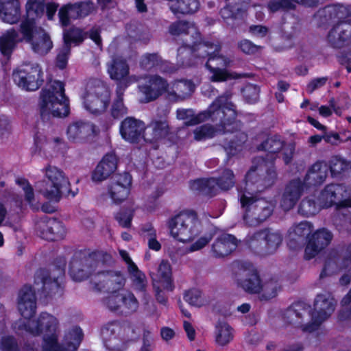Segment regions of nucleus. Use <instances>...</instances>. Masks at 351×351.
<instances>
[{
  "mask_svg": "<svg viewBox=\"0 0 351 351\" xmlns=\"http://www.w3.org/2000/svg\"><path fill=\"white\" fill-rule=\"evenodd\" d=\"M17 308L21 318L16 321L12 328L21 335L43 336L42 351H76L83 339L80 328L75 326L64 335L62 346L58 343L59 323L56 317L41 313L34 317L36 312L35 289L30 285H25L19 292Z\"/></svg>",
  "mask_w": 351,
  "mask_h": 351,
  "instance_id": "obj_1",
  "label": "nucleus"
},
{
  "mask_svg": "<svg viewBox=\"0 0 351 351\" xmlns=\"http://www.w3.org/2000/svg\"><path fill=\"white\" fill-rule=\"evenodd\" d=\"M169 32L175 36L184 33L186 41H188L187 37H190L192 40L193 45L191 46L190 44H187L186 46L180 47L178 51V56L180 60L190 56L189 60L182 62L183 64L190 66L197 64L198 62L202 63L203 62L202 58L208 57L206 67L212 73L210 77L212 81L222 82L239 77L220 68L228 65L230 61L226 58L218 55L219 51L218 45L210 43H197V40L200 36L193 24L183 21L175 23L171 25Z\"/></svg>",
  "mask_w": 351,
  "mask_h": 351,
  "instance_id": "obj_2",
  "label": "nucleus"
},
{
  "mask_svg": "<svg viewBox=\"0 0 351 351\" xmlns=\"http://www.w3.org/2000/svg\"><path fill=\"white\" fill-rule=\"evenodd\" d=\"M23 40L28 43L34 52L39 55H45L53 48V42L47 32L36 24L22 21L19 32L10 29L0 37L1 53L10 56L17 43Z\"/></svg>",
  "mask_w": 351,
  "mask_h": 351,
  "instance_id": "obj_3",
  "label": "nucleus"
},
{
  "mask_svg": "<svg viewBox=\"0 0 351 351\" xmlns=\"http://www.w3.org/2000/svg\"><path fill=\"white\" fill-rule=\"evenodd\" d=\"M171 235L182 243L192 242L187 248L188 252L198 251L204 247L213 239L210 232H202V226L196 214L191 210H184L169 221Z\"/></svg>",
  "mask_w": 351,
  "mask_h": 351,
  "instance_id": "obj_4",
  "label": "nucleus"
},
{
  "mask_svg": "<svg viewBox=\"0 0 351 351\" xmlns=\"http://www.w3.org/2000/svg\"><path fill=\"white\" fill-rule=\"evenodd\" d=\"M257 168L250 169L246 175V188L239 191L240 201L247 213L244 216L245 221L250 226L265 220L268 218L274 208V204L264 199H256L253 193L263 189V181L258 178Z\"/></svg>",
  "mask_w": 351,
  "mask_h": 351,
  "instance_id": "obj_5",
  "label": "nucleus"
},
{
  "mask_svg": "<svg viewBox=\"0 0 351 351\" xmlns=\"http://www.w3.org/2000/svg\"><path fill=\"white\" fill-rule=\"evenodd\" d=\"M336 206L339 212L351 208V186L342 184L328 185L321 193L317 202L306 198L300 205L299 212L305 216L315 215L321 208Z\"/></svg>",
  "mask_w": 351,
  "mask_h": 351,
  "instance_id": "obj_6",
  "label": "nucleus"
},
{
  "mask_svg": "<svg viewBox=\"0 0 351 351\" xmlns=\"http://www.w3.org/2000/svg\"><path fill=\"white\" fill-rule=\"evenodd\" d=\"M328 165L324 162H317L309 169L302 184L300 180H292L285 188L280 205L288 210L292 208L299 199L304 187L323 183L327 176Z\"/></svg>",
  "mask_w": 351,
  "mask_h": 351,
  "instance_id": "obj_7",
  "label": "nucleus"
},
{
  "mask_svg": "<svg viewBox=\"0 0 351 351\" xmlns=\"http://www.w3.org/2000/svg\"><path fill=\"white\" fill-rule=\"evenodd\" d=\"M40 115L64 117L69 114L68 99L64 94V86L57 80L50 81L41 91L39 101Z\"/></svg>",
  "mask_w": 351,
  "mask_h": 351,
  "instance_id": "obj_8",
  "label": "nucleus"
},
{
  "mask_svg": "<svg viewBox=\"0 0 351 351\" xmlns=\"http://www.w3.org/2000/svg\"><path fill=\"white\" fill-rule=\"evenodd\" d=\"M217 115L223 114L228 115L229 118H234L235 109L233 104L229 101L228 96H221L217 98L205 112L197 115L191 109H178L177 110V118L183 120L186 125H193L208 119H215V113Z\"/></svg>",
  "mask_w": 351,
  "mask_h": 351,
  "instance_id": "obj_9",
  "label": "nucleus"
},
{
  "mask_svg": "<svg viewBox=\"0 0 351 351\" xmlns=\"http://www.w3.org/2000/svg\"><path fill=\"white\" fill-rule=\"evenodd\" d=\"M44 173V180L38 184L37 189L46 198L57 202L61 197L62 189L70 184L69 179L60 169L54 166H47Z\"/></svg>",
  "mask_w": 351,
  "mask_h": 351,
  "instance_id": "obj_10",
  "label": "nucleus"
},
{
  "mask_svg": "<svg viewBox=\"0 0 351 351\" xmlns=\"http://www.w3.org/2000/svg\"><path fill=\"white\" fill-rule=\"evenodd\" d=\"M93 265H82L80 261H73L70 265V274L72 278L75 281H81L89 276H91V283L93 288L96 291H101L105 288L103 285L104 282L108 284L114 281H117L118 284L121 286L123 283V277L121 275L112 276L109 273H97L92 274Z\"/></svg>",
  "mask_w": 351,
  "mask_h": 351,
  "instance_id": "obj_11",
  "label": "nucleus"
},
{
  "mask_svg": "<svg viewBox=\"0 0 351 351\" xmlns=\"http://www.w3.org/2000/svg\"><path fill=\"white\" fill-rule=\"evenodd\" d=\"M335 308V301L330 293L325 292L318 294L315 299L313 310L308 312L311 320L302 326V330L311 332L318 329L319 326L332 315Z\"/></svg>",
  "mask_w": 351,
  "mask_h": 351,
  "instance_id": "obj_12",
  "label": "nucleus"
},
{
  "mask_svg": "<svg viewBox=\"0 0 351 351\" xmlns=\"http://www.w3.org/2000/svg\"><path fill=\"white\" fill-rule=\"evenodd\" d=\"M41 67L35 62H25L14 70L12 78L14 84L23 90H38L43 82Z\"/></svg>",
  "mask_w": 351,
  "mask_h": 351,
  "instance_id": "obj_13",
  "label": "nucleus"
},
{
  "mask_svg": "<svg viewBox=\"0 0 351 351\" xmlns=\"http://www.w3.org/2000/svg\"><path fill=\"white\" fill-rule=\"evenodd\" d=\"M114 283L117 285V287H112V293L106 300V302L108 307L112 311L121 309V311L125 313L135 311L138 308V304L134 295L124 290L118 291L114 290L115 289H119L123 285V278L122 285L121 286L118 284L117 281H114L112 283L109 282L108 284L104 282L103 285L105 287L106 285L108 289H110Z\"/></svg>",
  "mask_w": 351,
  "mask_h": 351,
  "instance_id": "obj_14",
  "label": "nucleus"
},
{
  "mask_svg": "<svg viewBox=\"0 0 351 351\" xmlns=\"http://www.w3.org/2000/svg\"><path fill=\"white\" fill-rule=\"evenodd\" d=\"M84 108L94 114H99L106 111L110 101V93L104 86H97L88 89L82 97Z\"/></svg>",
  "mask_w": 351,
  "mask_h": 351,
  "instance_id": "obj_15",
  "label": "nucleus"
},
{
  "mask_svg": "<svg viewBox=\"0 0 351 351\" xmlns=\"http://www.w3.org/2000/svg\"><path fill=\"white\" fill-rule=\"evenodd\" d=\"M234 184L233 172L230 169H225L217 180L215 178L197 180L193 183L191 188L194 191H199L212 195L216 193L218 189L228 190Z\"/></svg>",
  "mask_w": 351,
  "mask_h": 351,
  "instance_id": "obj_16",
  "label": "nucleus"
},
{
  "mask_svg": "<svg viewBox=\"0 0 351 351\" xmlns=\"http://www.w3.org/2000/svg\"><path fill=\"white\" fill-rule=\"evenodd\" d=\"M219 110L216 112H217ZM216 118L211 119L212 121H219V124L217 129H214L212 126L208 125H204L197 127L193 132L194 138L196 141H203L207 138H213L215 136L225 132H232L235 130L239 126V123L235 121L236 115L234 118H229L228 115L221 114L217 115L215 113Z\"/></svg>",
  "mask_w": 351,
  "mask_h": 351,
  "instance_id": "obj_17",
  "label": "nucleus"
},
{
  "mask_svg": "<svg viewBox=\"0 0 351 351\" xmlns=\"http://www.w3.org/2000/svg\"><path fill=\"white\" fill-rule=\"evenodd\" d=\"M131 186L132 177L129 173L117 174L112 177L106 194L114 204H119L128 199Z\"/></svg>",
  "mask_w": 351,
  "mask_h": 351,
  "instance_id": "obj_18",
  "label": "nucleus"
},
{
  "mask_svg": "<svg viewBox=\"0 0 351 351\" xmlns=\"http://www.w3.org/2000/svg\"><path fill=\"white\" fill-rule=\"evenodd\" d=\"M93 9L94 3L90 1L64 5L58 12L60 23L62 27H67L71 20L86 16Z\"/></svg>",
  "mask_w": 351,
  "mask_h": 351,
  "instance_id": "obj_19",
  "label": "nucleus"
},
{
  "mask_svg": "<svg viewBox=\"0 0 351 351\" xmlns=\"http://www.w3.org/2000/svg\"><path fill=\"white\" fill-rule=\"evenodd\" d=\"M97 132L94 125L82 121H75L68 125L66 135L71 143H84L88 141Z\"/></svg>",
  "mask_w": 351,
  "mask_h": 351,
  "instance_id": "obj_20",
  "label": "nucleus"
},
{
  "mask_svg": "<svg viewBox=\"0 0 351 351\" xmlns=\"http://www.w3.org/2000/svg\"><path fill=\"white\" fill-rule=\"evenodd\" d=\"M236 280L238 286L247 292L256 293L261 291V282L252 265L242 267L236 275Z\"/></svg>",
  "mask_w": 351,
  "mask_h": 351,
  "instance_id": "obj_21",
  "label": "nucleus"
},
{
  "mask_svg": "<svg viewBox=\"0 0 351 351\" xmlns=\"http://www.w3.org/2000/svg\"><path fill=\"white\" fill-rule=\"evenodd\" d=\"M332 238L331 232L325 228L315 231L311 237H308V243L305 248V258L311 259L317 256L329 245Z\"/></svg>",
  "mask_w": 351,
  "mask_h": 351,
  "instance_id": "obj_22",
  "label": "nucleus"
},
{
  "mask_svg": "<svg viewBox=\"0 0 351 351\" xmlns=\"http://www.w3.org/2000/svg\"><path fill=\"white\" fill-rule=\"evenodd\" d=\"M152 279L154 287L156 291L157 300L160 302H164L165 299L160 297L159 292L162 289L172 291L173 289L171 269L169 263L167 261H162L157 272L153 275Z\"/></svg>",
  "mask_w": 351,
  "mask_h": 351,
  "instance_id": "obj_23",
  "label": "nucleus"
},
{
  "mask_svg": "<svg viewBox=\"0 0 351 351\" xmlns=\"http://www.w3.org/2000/svg\"><path fill=\"white\" fill-rule=\"evenodd\" d=\"M121 330V326L116 322L110 323L101 328V338L107 350L110 351H123L125 343L118 337Z\"/></svg>",
  "mask_w": 351,
  "mask_h": 351,
  "instance_id": "obj_24",
  "label": "nucleus"
},
{
  "mask_svg": "<svg viewBox=\"0 0 351 351\" xmlns=\"http://www.w3.org/2000/svg\"><path fill=\"white\" fill-rule=\"evenodd\" d=\"M36 228L38 235L49 241L60 239L65 234L63 224L54 219H44L39 221Z\"/></svg>",
  "mask_w": 351,
  "mask_h": 351,
  "instance_id": "obj_25",
  "label": "nucleus"
},
{
  "mask_svg": "<svg viewBox=\"0 0 351 351\" xmlns=\"http://www.w3.org/2000/svg\"><path fill=\"white\" fill-rule=\"evenodd\" d=\"M64 141L58 136L52 137L44 130L38 131L34 136V143L32 151L39 155L45 154L48 149H54L57 151L64 147Z\"/></svg>",
  "mask_w": 351,
  "mask_h": 351,
  "instance_id": "obj_26",
  "label": "nucleus"
},
{
  "mask_svg": "<svg viewBox=\"0 0 351 351\" xmlns=\"http://www.w3.org/2000/svg\"><path fill=\"white\" fill-rule=\"evenodd\" d=\"M145 131V123L138 119L128 117L122 121L120 133L127 141L134 143L144 139Z\"/></svg>",
  "mask_w": 351,
  "mask_h": 351,
  "instance_id": "obj_27",
  "label": "nucleus"
},
{
  "mask_svg": "<svg viewBox=\"0 0 351 351\" xmlns=\"http://www.w3.org/2000/svg\"><path fill=\"white\" fill-rule=\"evenodd\" d=\"M195 90V85L191 80H177L167 84V98L171 101H183L190 97Z\"/></svg>",
  "mask_w": 351,
  "mask_h": 351,
  "instance_id": "obj_28",
  "label": "nucleus"
},
{
  "mask_svg": "<svg viewBox=\"0 0 351 351\" xmlns=\"http://www.w3.org/2000/svg\"><path fill=\"white\" fill-rule=\"evenodd\" d=\"M141 92L145 95L146 101L156 99L162 93L167 96V83L159 76L154 75L146 78L145 84L140 85Z\"/></svg>",
  "mask_w": 351,
  "mask_h": 351,
  "instance_id": "obj_29",
  "label": "nucleus"
},
{
  "mask_svg": "<svg viewBox=\"0 0 351 351\" xmlns=\"http://www.w3.org/2000/svg\"><path fill=\"white\" fill-rule=\"evenodd\" d=\"M117 167V158L114 154L105 155L92 173L94 182H101L112 174Z\"/></svg>",
  "mask_w": 351,
  "mask_h": 351,
  "instance_id": "obj_30",
  "label": "nucleus"
},
{
  "mask_svg": "<svg viewBox=\"0 0 351 351\" xmlns=\"http://www.w3.org/2000/svg\"><path fill=\"white\" fill-rule=\"evenodd\" d=\"M249 242L251 246H256V243L264 245L265 253L270 254L277 250L282 242V237L278 232L263 230L255 234Z\"/></svg>",
  "mask_w": 351,
  "mask_h": 351,
  "instance_id": "obj_31",
  "label": "nucleus"
},
{
  "mask_svg": "<svg viewBox=\"0 0 351 351\" xmlns=\"http://www.w3.org/2000/svg\"><path fill=\"white\" fill-rule=\"evenodd\" d=\"M328 39L333 47L341 48L351 41V23L341 22L330 31Z\"/></svg>",
  "mask_w": 351,
  "mask_h": 351,
  "instance_id": "obj_32",
  "label": "nucleus"
},
{
  "mask_svg": "<svg viewBox=\"0 0 351 351\" xmlns=\"http://www.w3.org/2000/svg\"><path fill=\"white\" fill-rule=\"evenodd\" d=\"M21 17L19 0H0V18L7 23H17Z\"/></svg>",
  "mask_w": 351,
  "mask_h": 351,
  "instance_id": "obj_33",
  "label": "nucleus"
},
{
  "mask_svg": "<svg viewBox=\"0 0 351 351\" xmlns=\"http://www.w3.org/2000/svg\"><path fill=\"white\" fill-rule=\"evenodd\" d=\"M119 254L128 265V269L132 281L134 289L143 291L147 287V280L145 274L138 270L136 265L132 262L127 252L120 250Z\"/></svg>",
  "mask_w": 351,
  "mask_h": 351,
  "instance_id": "obj_34",
  "label": "nucleus"
},
{
  "mask_svg": "<svg viewBox=\"0 0 351 351\" xmlns=\"http://www.w3.org/2000/svg\"><path fill=\"white\" fill-rule=\"evenodd\" d=\"M313 230L312 225L307 221H302L293 226L287 234L288 245L290 247H295L303 240L305 236H308Z\"/></svg>",
  "mask_w": 351,
  "mask_h": 351,
  "instance_id": "obj_35",
  "label": "nucleus"
},
{
  "mask_svg": "<svg viewBox=\"0 0 351 351\" xmlns=\"http://www.w3.org/2000/svg\"><path fill=\"white\" fill-rule=\"evenodd\" d=\"M138 80L135 76H131L126 80V84L123 86L122 82L118 84L117 89V99L114 101L111 108V115L114 119H119L127 114V108L123 103L122 96L124 90L128 84L136 82Z\"/></svg>",
  "mask_w": 351,
  "mask_h": 351,
  "instance_id": "obj_36",
  "label": "nucleus"
},
{
  "mask_svg": "<svg viewBox=\"0 0 351 351\" xmlns=\"http://www.w3.org/2000/svg\"><path fill=\"white\" fill-rule=\"evenodd\" d=\"M237 246V239L231 234H223L213 245V252L216 256L230 254Z\"/></svg>",
  "mask_w": 351,
  "mask_h": 351,
  "instance_id": "obj_37",
  "label": "nucleus"
},
{
  "mask_svg": "<svg viewBox=\"0 0 351 351\" xmlns=\"http://www.w3.org/2000/svg\"><path fill=\"white\" fill-rule=\"evenodd\" d=\"M168 133V125L165 120L154 121L145 128L144 140L154 142L164 138Z\"/></svg>",
  "mask_w": 351,
  "mask_h": 351,
  "instance_id": "obj_38",
  "label": "nucleus"
},
{
  "mask_svg": "<svg viewBox=\"0 0 351 351\" xmlns=\"http://www.w3.org/2000/svg\"><path fill=\"white\" fill-rule=\"evenodd\" d=\"M339 269H351V245L348 248L346 256L343 260H339L337 258H332L328 259L324 265V268L322 271L320 276L323 277L324 276L330 275L337 271Z\"/></svg>",
  "mask_w": 351,
  "mask_h": 351,
  "instance_id": "obj_39",
  "label": "nucleus"
},
{
  "mask_svg": "<svg viewBox=\"0 0 351 351\" xmlns=\"http://www.w3.org/2000/svg\"><path fill=\"white\" fill-rule=\"evenodd\" d=\"M248 0H227L228 4L221 10V15L224 19L242 16L247 8Z\"/></svg>",
  "mask_w": 351,
  "mask_h": 351,
  "instance_id": "obj_40",
  "label": "nucleus"
},
{
  "mask_svg": "<svg viewBox=\"0 0 351 351\" xmlns=\"http://www.w3.org/2000/svg\"><path fill=\"white\" fill-rule=\"evenodd\" d=\"M44 1L45 0H27L25 5L26 18L23 21L38 25L44 14Z\"/></svg>",
  "mask_w": 351,
  "mask_h": 351,
  "instance_id": "obj_41",
  "label": "nucleus"
},
{
  "mask_svg": "<svg viewBox=\"0 0 351 351\" xmlns=\"http://www.w3.org/2000/svg\"><path fill=\"white\" fill-rule=\"evenodd\" d=\"M234 337L233 329L228 323L219 321L215 326V339L219 346H224L230 343Z\"/></svg>",
  "mask_w": 351,
  "mask_h": 351,
  "instance_id": "obj_42",
  "label": "nucleus"
},
{
  "mask_svg": "<svg viewBox=\"0 0 351 351\" xmlns=\"http://www.w3.org/2000/svg\"><path fill=\"white\" fill-rule=\"evenodd\" d=\"M108 72L110 77L115 80H121L129 73V67L126 62L121 58L113 59L108 66Z\"/></svg>",
  "mask_w": 351,
  "mask_h": 351,
  "instance_id": "obj_43",
  "label": "nucleus"
},
{
  "mask_svg": "<svg viewBox=\"0 0 351 351\" xmlns=\"http://www.w3.org/2000/svg\"><path fill=\"white\" fill-rule=\"evenodd\" d=\"M282 147V141L280 136H272L267 138L260 146L259 149L268 152L267 157L270 162L276 158V153L280 150Z\"/></svg>",
  "mask_w": 351,
  "mask_h": 351,
  "instance_id": "obj_44",
  "label": "nucleus"
},
{
  "mask_svg": "<svg viewBox=\"0 0 351 351\" xmlns=\"http://www.w3.org/2000/svg\"><path fill=\"white\" fill-rule=\"evenodd\" d=\"M184 300L190 305L202 307L208 304V298L198 289L187 291L184 296Z\"/></svg>",
  "mask_w": 351,
  "mask_h": 351,
  "instance_id": "obj_45",
  "label": "nucleus"
},
{
  "mask_svg": "<svg viewBox=\"0 0 351 351\" xmlns=\"http://www.w3.org/2000/svg\"><path fill=\"white\" fill-rule=\"evenodd\" d=\"M317 0H281V2L271 1L268 5V8L271 12H276L281 8H292L297 3H302L306 6H313L315 5Z\"/></svg>",
  "mask_w": 351,
  "mask_h": 351,
  "instance_id": "obj_46",
  "label": "nucleus"
},
{
  "mask_svg": "<svg viewBox=\"0 0 351 351\" xmlns=\"http://www.w3.org/2000/svg\"><path fill=\"white\" fill-rule=\"evenodd\" d=\"M330 169L333 177L338 176L350 170L351 164L341 157L335 156L330 161Z\"/></svg>",
  "mask_w": 351,
  "mask_h": 351,
  "instance_id": "obj_47",
  "label": "nucleus"
},
{
  "mask_svg": "<svg viewBox=\"0 0 351 351\" xmlns=\"http://www.w3.org/2000/svg\"><path fill=\"white\" fill-rule=\"evenodd\" d=\"M44 273V271H40L37 274L36 280L35 281L36 285H38L37 280L39 279L40 280V283L43 285V288L45 292L49 294L52 292L55 293V291H58L60 288V284L58 279H53L52 280L51 278L45 277Z\"/></svg>",
  "mask_w": 351,
  "mask_h": 351,
  "instance_id": "obj_48",
  "label": "nucleus"
},
{
  "mask_svg": "<svg viewBox=\"0 0 351 351\" xmlns=\"http://www.w3.org/2000/svg\"><path fill=\"white\" fill-rule=\"evenodd\" d=\"M280 289V285L276 281L274 280H270L264 283L263 285L261 283V289L260 291L261 294V299L269 300L274 298L277 295Z\"/></svg>",
  "mask_w": 351,
  "mask_h": 351,
  "instance_id": "obj_49",
  "label": "nucleus"
},
{
  "mask_svg": "<svg viewBox=\"0 0 351 351\" xmlns=\"http://www.w3.org/2000/svg\"><path fill=\"white\" fill-rule=\"evenodd\" d=\"M16 183L20 188L23 191L25 196V200L29 205L34 209H38V206L34 202V194L33 189L29 182L23 178H19L16 180Z\"/></svg>",
  "mask_w": 351,
  "mask_h": 351,
  "instance_id": "obj_50",
  "label": "nucleus"
},
{
  "mask_svg": "<svg viewBox=\"0 0 351 351\" xmlns=\"http://www.w3.org/2000/svg\"><path fill=\"white\" fill-rule=\"evenodd\" d=\"M71 41V37L66 34L64 37V44L63 47L59 50L57 55L56 64L60 69L65 68L67 64L70 47L68 43Z\"/></svg>",
  "mask_w": 351,
  "mask_h": 351,
  "instance_id": "obj_51",
  "label": "nucleus"
},
{
  "mask_svg": "<svg viewBox=\"0 0 351 351\" xmlns=\"http://www.w3.org/2000/svg\"><path fill=\"white\" fill-rule=\"evenodd\" d=\"M1 351H20L16 340L12 336H4L0 342Z\"/></svg>",
  "mask_w": 351,
  "mask_h": 351,
  "instance_id": "obj_52",
  "label": "nucleus"
},
{
  "mask_svg": "<svg viewBox=\"0 0 351 351\" xmlns=\"http://www.w3.org/2000/svg\"><path fill=\"white\" fill-rule=\"evenodd\" d=\"M342 312L339 317L341 319L348 318L351 316V291L343 298L341 301Z\"/></svg>",
  "mask_w": 351,
  "mask_h": 351,
  "instance_id": "obj_53",
  "label": "nucleus"
},
{
  "mask_svg": "<svg viewBox=\"0 0 351 351\" xmlns=\"http://www.w3.org/2000/svg\"><path fill=\"white\" fill-rule=\"evenodd\" d=\"M69 35L71 37V41L68 43V45L69 47H71V45L72 43L78 44L83 41V40L85 38L84 34L80 29H73L70 31H64V38L65 37V35Z\"/></svg>",
  "mask_w": 351,
  "mask_h": 351,
  "instance_id": "obj_54",
  "label": "nucleus"
},
{
  "mask_svg": "<svg viewBox=\"0 0 351 351\" xmlns=\"http://www.w3.org/2000/svg\"><path fill=\"white\" fill-rule=\"evenodd\" d=\"M244 96L249 103H254L258 98V90L256 86L252 85L247 86L243 89Z\"/></svg>",
  "mask_w": 351,
  "mask_h": 351,
  "instance_id": "obj_55",
  "label": "nucleus"
},
{
  "mask_svg": "<svg viewBox=\"0 0 351 351\" xmlns=\"http://www.w3.org/2000/svg\"><path fill=\"white\" fill-rule=\"evenodd\" d=\"M159 58L156 54H149L145 56L141 60V64L145 69H150L158 66Z\"/></svg>",
  "mask_w": 351,
  "mask_h": 351,
  "instance_id": "obj_56",
  "label": "nucleus"
},
{
  "mask_svg": "<svg viewBox=\"0 0 351 351\" xmlns=\"http://www.w3.org/2000/svg\"><path fill=\"white\" fill-rule=\"evenodd\" d=\"M333 111L337 114L339 113L335 108V103L333 101H330L329 106H321L319 108V113L323 117H328L330 116Z\"/></svg>",
  "mask_w": 351,
  "mask_h": 351,
  "instance_id": "obj_57",
  "label": "nucleus"
},
{
  "mask_svg": "<svg viewBox=\"0 0 351 351\" xmlns=\"http://www.w3.org/2000/svg\"><path fill=\"white\" fill-rule=\"evenodd\" d=\"M239 47L245 53H254L258 51V47L247 40L241 41Z\"/></svg>",
  "mask_w": 351,
  "mask_h": 351,
  "instance_id": "obj_58",
  "label": "nucleus"
},
{
  "mask_svg": "<svg viewBox=\"0 0 351 351\" xmlns=\"http://www.w3.org/2000/svg\"><path fill=\"white\" fill-rule=\"evenodd\" d=\"M327 81L326 77H319L312 80L307 86L306 90L308 93H312L315 90L324 86Z\"/></svg>",
  "mask_w": 351,
  "mask_h": 351,
  "instance_id": "obj_59",
  "label": "nucleus"
},
{
  "mask_svg": "<svg viewBox=\"0 0 351 351\" xmlns=\"http://www.w3.org/2000/svg\"><path fill=\"white\" fill-rule=\"evenodd\" d=\"M149 231H150V234L148 238V246L151 250L158 251L161 247V245L156 238V231L152 228H150Z\"/></svg>",
  "mask_w": 351,
  "mask_h": 351,
  "instance_id": "obj_60",
  "label": "nucleus"
},
{
  "mask_svg": "<svg viewBox=\"0 0 351 351\" xmlns=\"http://www.w3.org/2000/svg\"><path fill=\"white\" fill-rule=\"evenodd\" d=\"M132 215L131 213H119L116 216L117 220L123 227L130 226Z\"/></svg>",
  "mask_w": 351,
  "mask_h": 351,
  "instance_id": "obj_61",
  "label": "nucleus"
},
{
  "mask_svg": "<svg viewBox=\"0 0 351 351\" xmlns=\"http://www.w3.org/2000/svg\"><path fill=\"white\" fill-rule=\"evenodd\" d=\"M250 32L256 37L263 38L267 35L268 29L262 25H254L250 27Z\"/></svg>",
  "mask_w": 351,
  "mask_h": 351,
  "instance_id": "obj_62",
  "label": "nucleus"
},
{
  "mask_svg": "<svg viewBox=\"0 0 351 351\" xmlns=\"http://www.w3.org/2000/svg\"><path fill=\"white\" fill-rule=\"evenodd\" d=\"M323 138L326 142L332 145H338L341 142L339 135L335 132L326 133L324 136H323Z\"/></svg>",
  "mask_w": 351,
  "mask_h": 351,
  "instance_id": "obj_63",
  "label": "nucleus"
},
{
  "mask_svg": "<svg viewBox=\"0 0 351 351\" xmlns=\"http://www.w3.org/2000/svg\"><path fill=\"white\" fill-rule=\"evenodd\" d=\"M10 128V119L3 114H0V135H3Z\"/></svg>",
  "mask_w": 351,
  "mask_h": 351,
  "instance_id": "obj_64",
  "label": "nucleus"
}]
</instances>
